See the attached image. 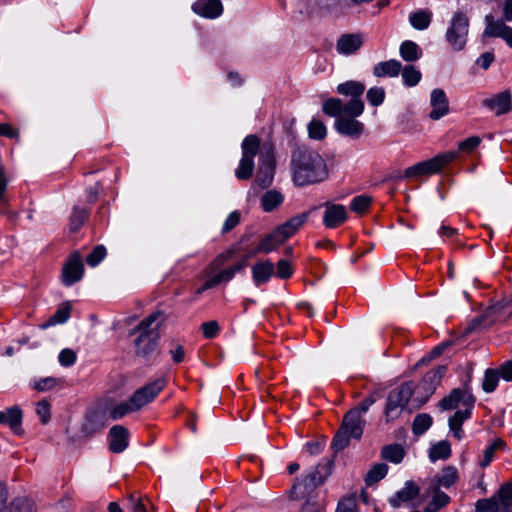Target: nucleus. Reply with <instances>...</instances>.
<instances>
[{"label": "nucleus", "mask_w": 512, "mask_h": 512, "mask_svg": "<svg viewBox=\"0 0 512 512\" xmlns=\"http://www.w3.org/2000/svg\"><path fill=\"white\" fill-rule=\"evenodd\" d=\"M420 487L413 481H407L402 489L388 499L393 508H399L402 504L409 503L418 497Z\"/></svg>", "instance_id": "22"}, {"label": "nucleus", "mask_w": 512, "mask_h": 512, "mask_svg": "<svg viewBox=\"0 0 512 512\" xmlns=\"http://www.w3.org/2000/svg\"><path fill=\"white\" fill-rule=\"evenodd\" d=\"M76 358V353L69 348L63 349L59 353L58 357L60 364L65 367L73 365L76 361Z\"/></svg>", "instance_id": "57"}, {"label": "nucleus", "mask_w": 512, "mask_h": 512, "mask_svg": "<svg viewBox=\"0 0 512 512\" xmlns=\"http://www.w3.org/2000/svg\"><path fill=\"white\" fill-rule=\"evenodd\" d=\"M290 171L298 187L314 185L328 178V169L322 156L305 145L295 144L291 151Z\"/></svg>", "instance_id": "2"}, {"label": "nucleus", "mask_w": 512, "mask_h": 512, "mask_svg": "<svg viewBox=\"0 0 512 512\" xmlns=\"http://www.w3.org/2000/svg\"><path fill=\"white\" fill-rule=\"evenodd\" d=\"M381 456L387 461L399 464L405 456V450L400 444H389L382 448Z\"/></svg>", "instance_id": "34"}, {"label": "nucleus", "mask_w": 512, "mask_h": 512, "mask_svg": "<svg viewBox=\"0 0 512 512\" xmlns=\"http://www.w3.org/2000/svg\"><path fill=\"white\" fill-rule=\"evenodd\" d=\"M51 406L46 400H41L36 405V413L42 424H47L50 420Z\"/></svg>", "instance_id": "52"}, {"label": "nucleus", "mask_w": 512, "mask_h": 512, "mask_svg": "<svg viewBox=\"0 0 512 512\" xmlns=\"http://www.w3.org/2000/svg\"><path fill=\"white\" fill-rule=\"evenodd\" d=\"M90 215V208L85 204H77L71 214V224H84Z\"/></svg>", "instance_id": "49"}, {"label": "nucleus", "mask_w": 512, "mask_h": 512, "mask_svg": "<svg viewBox=\"0 0 512 512\" xmlns=\"http://www.w3.org/2000/svg\"><path fill=\"white\" fill-rule=\"evenodd\" d=\"M293 274V269L291 264L284 259H281L277 262V271L276 275L281 279H287L291 277Z\"/></svg>", "instance_id": "55"}, {"label": "nucleus", "mask_w": 512, "mask_h": 512, "mask_svg": "<svg viewBox=\"0 0 512 512\" xmlns=\"http://www.w3.org/2000/svg\"><path fill=\"white\" fill-rule=\"evenodd\" d=\"M475 512H501L498 501L493 495L490 498L480 499L476 502Z\"/></svg>", "instance_id": "47"}, {"label": "nucleus", "mask_w": 512, "mask_h": 512, "mask_svg": "<svg viewBox=\"0 0 512 512\" xmlns=\"http://www.w3.org/2000/svg\"><path fill=\"white\" fill-rule=\"evenodd\" d=\"M499 372L496 369H487L485 371L483 381H482V388L486 393L493 392L499 382Z\"/></svg>", "instance_id": "45"}, {"label": "nucleus", "mask_w": 512, "mask_h": 512, "mask_svg": "<svg viewBox=\"0 0 512 512\" xmlns=\"http://www.w3.org/2000/svg\"><path fill=\"white\" fill-rule=\"evenodd\" d=\"M274 264L269 260L259 261L252 266V278L256 286L269 281L274 274Z\"/></svg>", "instance_id": "26"}, {"label": "nucleus", "mask_w": 512, "mask_h": 512, "mask_svg": "<svg viewBox=\"0 0 512 512\" xmlns=\"http://www.w3.org/2000/svg\"><path fill=\"white\" fill-rule=\"evenodd\" d=\"M363 45V36L359 33L342 34L336 43V51L340 55L356 53Z\"/></svg>", "instance_id": "21"}, {"label": "nucleus", "mask_w": 512, "mask_h": 512, "mask_svg": "<svg viewBox=\"0 0 512 512\" xmlns=\"http://www.w3.org/2000/svg\"><path fill=\"white\" fill-rule=\"evenodd\" d=\"M365 421L359 409H351L343 417L342 424L332 440V448L341 451L348 446L350 438L360 439L363 434Z\"/></svg>", "instance_id": "5"}, {"label": "nucleus", "mask_w": 512, "mask_h": 512, "mask_svg": "<svg viewBox=\"0 0 512 512\" xmlns=\"http://www.w3.org/2000/svg\"><path fill=\"white\" fill-rule=\"evenodd\" d=\"M356 118L348 115L338 117L334 124L336 131L344 136L359 138L363 133L364 124Z\"/></svg>", "instance_id": "17"}, {"label": "nucleus", "mask_w": 512, "mask_h": 512, "mask_svg": "<svg viewBox=\"0 0 512 512\" xmlns=\"http://www.w3.org/2000/svg\"><path fill=\"white\" fill-rule=\"evenodd\" d=\"M320 206H314L310 210L302 212L292 219L286 221L284 224H305L309 221H314L313 216L317 215L319 212Z\"/></svg>", "instance_id": "50"}, {"label": "nucleus", "mask_w": 512, "mask_h": 512, "mask_svg": "<svg viewBox=\"0 0 512 512\" xmlns=\"http://www.w3.org/2000/svg\"><path fill=\"white\" fill-rule=\"evenodd\" d=\"M496 497L501 512H512V483L507 482L500 486Z\"/></svg>", "instance_id": "32"}, {"label": "nucleus", "mask_w": 512, "mask_h": 512, "mask_svg": "<svg viewBox=\"0 0 512 512\" xmlns=\"http://www.w3.org/2000/svg\"><path fill=\"white\" fill-rule=\"evenodd\" d=\"M260 145V138L255 134L247 135L243 139L241 143V159L235 169V176L238 180H249L255 170L254 158L259 154L255 183L265 189L274 180L276 162L273 145L265 143L261 149Z\"/></svg>", "instance_id": "1"}, {"label": "nucleus", "mask_w": 512, "mask_h": 512, "mask_svg": "<svg viewBox=\"0 0 512 512\" xmlns=\"http://www.w3.org/2000/svg\"><path fill=\"white\" fill-rule=\"evenodd\" d=\"M219 324L217 321H208V322H204L202 325H201V331L203 333V336L207 339H212L214 338L218 332H219Z\"/></svg>", "instance_id": "53"}, {"label": "nucleus", "mask_w": 512, "mask_h": 512, "mask_svg": "<svg viewBox=\"0 0 512 512\" xmlns=\"http://www.w3.org/2000/svg\"><path fill=\"white\" fill-rule=\"evenodd\" d=\"M430 105L432 110L429 117L433 120H439L449 113V102L444 90L436 88L430 95Z\"/></svg>", "instance_id": "20"}, {"label": "nucleus", "mask_w": 512, "mask_h": 512, "mask_svg": "<svg viewBox=\"0 0 512 512\" xmlns=\"http://www.w3.org/2000/svg\"><path fill=\"white\" fill-rule=\"evenodd\" d=\"M400 72L403 84L406 87L416 86L422 78L420 70H418L416 67L412 65H406L403 69L401 68Z\"/></svg>", "instance_id": "39"}, {"label": "nucleus", "mask_w": 512, "mask_h": 512, "mask_svg": "<svg viewBox=\"0 0 512 512\" xmlns=\"http://www.w3.org/2000/svg\"><path fill=\"white\" fill-rule=\"evenodd\" d=\"M432 417L427 413L418 414L412 424V430L415 435H422L432 425Z\"/></svg>", "instance_id": "41"}, {"label": "nucleus", "mask_w": 512, "mask_h": 512, "mask_svg": "<svg viewBox=\"0 0 512 512\" xmlns=\"http://www.w3.org/2000/svg\"><path fill=\"white\" fill-rule=\"evenodd\" d=\"M58 383V380L54 377L42 378L35 382L34 389L39 392H44L53 389Z\"/></svg>", "instance_id": "56"}, {"label": "nucleus", "mask_w": 512, "mask_h": 512, "mask_svg": "<svg viewBox=\"0 0 512 512\" xmlns=\"http://www.w3.org/2000/svg\"><path fill=\"white\" fill-rule=\"evenodd\" d=\"M323 224H337L348 220L347 210L344 205L326 202Z\"/></svg>", "instance_id": "25"}, {"label": "nucleus", "mask_w": 512, "mask_h": 512, "mask_svg": "<svg viewBox=\"0 0 512 512\" xmlns=\"http://www.w3.org/2000/svg\"><path fill=\"white\" fill-rule=\"evenodd\" d=\"M481 142L478 136L468 137L458 144L459 151L470 153L476 149Z\"/></svg>", "instance_id": "54"}, {"label": "nucleus", "mask_w": 512, "mask_h": 512, "mask_svg": "<svg viewBox=\"0 0 512 512\" xmlns=\"http://www.w3.org/2000/svg\"><path fill=\"white\" fill-rule=\"evenodd\" d=\"M0 136L19 141V131L9 123H0Z\"/></svg>", "instance_id": "58"}, {"label": "nucleus", "mask_w": 512, "mask_h": 512, "mask_svg": "<svg viewBox=\"0 0 512 512\" xmlns=\"http://www.w3.org/2000/svg\"><path fill=\"white\" fill-rule=\"evenodd\" d=\"M433 13L428 9H418L409 14V23L416 30L427 29L432 21Z\"/></svg>", "instance_id": "29"}, {"label": "nucleus", "mask_w": 512, "mask_h": 512, "mask_svg": "<svg viewBox=\"0 0 512 512\" xmlns=\"http://www.w3.org/2000/svg\"><path fill=\"white\" fill-rule=\"evenodd\" d=\"M191 9L195 14L206 19H216L223 13L221 0H196Z\"/></svg>", "instance_id": "18"}, {"label": "nucleus", "mask_w": 512, "mask_h": 512, "mask_svg": "<svg viewBox=\"0 0 512 512\" xmlns=\"http://www.w3.org/2000/svg\"><path fill=\"white\" fill-rule=\"evenodd\" d=\"M71 312V305L66 302L63 303L56 312L46 321L40 325L41 329H47L48 327L54 326L56 324L65 323L69 317Z\"/></svg>", "instance_id": "33"}, {"label": "nucleus", "mask_w": 512, "mask_h": 512, "mask_svg": "<svg viewBox=\"0 0 512 512\" xmlns=\"http://www.w3.org/2000/svg\"><path fill=\"white\" fill-rule=\"evenodd\" d=\"M309 138L314 140H323L327 135V129L324 123L318 119H312L308 124Z\"/></svg>", "instance_id": "44"}, {"label": "nucleus", "mask_w": 512, "mask_h": 512, "mask_svg": "<svg viewBox=\"0 0 512 512\" xmlns=\"http://www.w3.org/2000/svg\"><path fill=\"white\" fill-rule=\"evenodd\" d=\"M388 472V466L385 463L375 464L366 474L365 483L371 486L382 480Z\"/></svg>", "instance_id": "40"}, {"label": "nucleus", "mask_w": 512, "mask_h": 512, "mask_svg": "<svg viewBox=\"0 0 512 512\" xmlns=\"http://www.w3.org/2000/svg\"><path fill=\"white\" fill-rule=\"evenodd\" d=\"M456 157L457 153L454 151L440 153L428 160L418 162L415 165L406 168L401 178L417 179L437 174Z\"/></svg>", "instance_id": "7"}, {"label": "nucleus", "mask_w": 512, "mask_h": 512, "mask_svg": "<svg viewBox=\"0 0 512 512\" xmlns=\"http://www.w3.org/2000/svg\"><path fill=\"white\" fill-rule=\"evenodd\" d=\"M284 198L277 190H268L261 197V206L265 212H271L277 208Z\"/></svg>", "instance_id": "35"}, {"label": "nucleus", "mask_w": 512, "mask_h": 512, "mask_svg": "<svg viewBox=\"0 0 512 512\" xmlns=\"http://www.w3.org/2000/svg\"><path fill=\"white\" fill-rule=\"evenodd\" d=\"M365 91V85L362 82L349 80L338 84L336 92L345 97H350L346 103V115L359 117L364 112V102L362 96Z\"/></svg>", "instance_id": "9"}, {"label": "nucleus", "mask_w": 512, "mask_h": 512, "mask_svg": "<svg viewBox=\"0 0 512 512\" xmlns=\"http://www.w3.org/2000/svg\"><path fill=\"white\" fill-rule=\"evenodd\" d=\"M247 258L248 257L246 256L244 259H242L238 263H236V264L222 270L221 272L215 274L214 276L210 277L205 282V288H213L222 282H228L229 280H231L234 277L236 272L241 271L242 269H244L247 266Z\"/></svg>", "instance_id": "24"}, {"label": "nucleus", "mask_w": 512, "mask_h": 512, "mask_svg": "<svg viewBox=\"0 0 512 512\" xmlns=\"http://www.w3.org/2000/svg\"><path fill=\"white\" fill-rule=\"evenodd\" d=\"M458 479V471L454 466H446L437 476L436 483L433 486L449 488Z\"/></svg>", "instance_id": "36"}, {"label": "nucleus", "mask_w": 512, "mask_h": 512, "mask_svg": "<svg viewBox=\"0 0 512 512\" xmlns=\"http://www.w3.org/2000/svg\"><path fill=\"white\" fill-rule=\"evenodd\" d=\"M475 404V397L468 390L454 389L452 392L444 397L439 406L443 410H451L461 405L460 409L454 413L449 419V427L457 439H461L463 435L462 424L465 420L470 418L472 409Z\"/></svg>", "instance_id": "4"}, {"label": "nucleus", "mask_w": 512, "mask_h": 512, "mask_svg": "<svg viewBox=\"0 0 512 512\" xmlns=\"http://www.w3.org/2000/svg\"><path fill=\"white\" fill-rule=\"evenodd\" d=\"M504 442L501 439H496L492 444L487 446L483 451L482 459L479 461V465L482 468L487 467L493 460L497 449L503 447Z\"/></svg>", "instance_id": "46"}, {"label": "nucleus", "mask_w": 512, "mask_h": 512, "mask_svg": "<svg viewBox=\"0 0 512 512\" xmlns=\"http://www.w3.org/2000/svg\"><path fill=\"white\" fill-rule=\"evenodd\" d=\"M336 512H357L356 500L352 497L339 502Z\"/></svg>", "instance_id": "59"}, {"label": "nucleus", "mask_w": 512, "mask_h": 512, "mask_svg": "<svg viewBox=\"0 0 512 512\" xmlns=\"http://www.w3.org/2000/svg\"><path fill=\"white\" fill-rule=\"evenodd\" d=\"M84 274L81 255L74 252L62 268L61 280L65 286H71L80 281Z\"/></svg>", "instance_id": "14"}, {"label": "nucleus", "mask_w": 512, "mask_h": 512, "mask_svg": "<svg viewBox=\"0 0 512 512\" xmlns=\"http://www.w3.org/2000/svg\"><path fill=\"white\" fill-rule=\"evenodd\" d=\"M446 373V366L440 365L425 374L420 384L417 386L416 391L424 392L423 399L420 401V405L427 402L429 397L435 392L437 386L440 384L441 379Z\"/></svg>", "instance_id": "15"}, {"label": "nucleus", "mask_w": 512, "mask_h": 512, "mask_svg": "<svg viewBox=\"0 0 512 512\" xmlns=\"http://www.w3.org/2000/svg\"><path fill=\"white\" fill-rule=\"evenodd\" d=\"M101 190V186L99 183H96L94 186H90L86 190V198L89 203H94L97 201L99 193Z\"/></svg>", "instance_id": "62"}, {"label": "nucleus", "mask_w": 512, "mask_h": 512, "mask_svg": "<svg viewBox=\"0 0 512 512\" xmlns=\"http://www.w3.org/2000/svg\"><path fill=\"white\" fill-rule=\"evenodd\" d=\"M372 198L368 195L355 196L350 202V210L357 214H364L370 207Z\"/></svg>", "instance_id": "43"}, {"label": "nucleus", "mask_w": 512, "mask_h": 512, "mask_svg": "<svg viewBox=\"0 0 512 512\" xmlns=\"http://www.w3.org/2000/svg\"><path fill=\"white\" fill-rule=\"evenodd\" d=\"M496 370L499 372V376L505 381H512V360L505 362Z\"/></svg>", "instance_id": "61"}, {"label": "nucleus", "mask_w": 512, "mask_h": 512, "mask_svg": "<svg viewBox=\"0 0 512 512\" xmlns=\"http://www.w3.org/2000/svg\"><path fill=\"white\" fill-rule=\"evenodd\" d=\"M402 68L401 63L398 60L391 59L388 61H382L377 63L373 67V75L375 77H396L400 73Z\"/></svg>", "instance_id": "28"}, {"label": "nucleus", "mask_w": 512, "mask_h": 512, "mask_svg": "<svg viewBox=\"0 0 512 512\" xmlns=\"http://www.w3.org/2000/svg\"><path fill=\"white\" fill-rule=\"evenodd\" d=\"M484 21L483 37L501 38L512 49V27L506 25L504 20H495L490 14L485 16Z\"/></svg>", "instance_id": "13"}, {"label": "nucleus", "mask_w": 512, "mask_h": 512, "mask_svg": "<svg viewBox=\"0 0 512 512\" xmlns=\"http://www.w3.org/2000/svg\"><path fill=\"white\" fill-rule=\"evenodd\" d=\"M333 462L327 460L325 463H319L315 469L307 474L301 481H296L293 485V490L297 491L303 486L301 494L310 492L317 486L321 485L326 478L331 474Z\"/></svg>", "instance_id": "11"}, {"label": "nucleus", "mask_w": 512, "mask_h": 512, "mask_svg": "<svg viewBox=\"0 0 512 512\" xmlns=\"http://www.w3.org/2000/svg\"><path fill=\"white\" fill-rule=\"evenodd\" d=\"M401 58L406 62H415L422 57V49L417 43L411 40H405L399 48Z\"/></svg>", "instance_id": "31"}, {"label": "nucleus", "mask_w": 512, "mask_h": 512, "mask_svg": "<svg viewBox=\"0 0 512 512\" xmlns=\"http://www.w3.org/2000/svg\"><path fill=\"white\" fill-rule=\"evenodd\" d=\"M106 256V248L103 245L94 247L92 252L87 256L86 262L89 266H97Z\"/></svg>", "instance_id": "51"}, {"label": "nucleus", "mask_w": 512, "mask_h": 512, "mask_svg": "<svg viewBox=\"0 0 512 512\" xmlns=\"http://www.w3.org/2000/svg\"><path fill=\"white\" fill-rule=\"evenodd\" d=\"M431 492L433 494L432 499L423 512H438L450 502V497L441 491L438 486H432Z\"/></svg>", "instance_id": "30"}, {"label": "nucleus", "mask_w": 512, "mask_h": 512, "mask_svg": "<svg viewBox=\"0 0 512 512\" xmlns=\"http://www.w3.org/2000/svg\"><path fill=\"white\" fill-rule=\"evenodd\" d=\"M297 232V226H277L270 234L266 235L258 246L247 257H253L258 253L268 254L285 242Z\"/></svg>", "instance_id": "10"}, {"label": "nucleus", "mask_w": 512, "mask_h": 512, "mask_svg": "<svg viewBox=\"0 0 512 512\" xmlns=\"http://www.w3.org/2000/svg\"><path fill=\"white\" fill-rule=\"evenodd\" d=\"M482 105L492 111L496 116L507 114L512 109V96L509 90H504L485 98Z\"/></svg>", "instance_id": "16"}, {"label": "nucleus", "mask_w": 512, "mask_h": 512, "mask_svg": "<svg viewBox=\"0 0 512 512\" xmlns=\"http://www.w3.org/2000/svg\"><path fill=\"white\" fill-rule=\"evenodd\" d=\"M170 354L175 363H181L184 360L185 350L180 344H176L173 349L170 350Z\"/></svg>", "instance_id": "63"}, {"label": "nucleus", "mask_w": 512, "mask_h": 512, "mask_svg": "<svg viewBox=\"0 0 512 512\" xmlns=\"http://www.w3.org/2000/svg\"><path fill=\"white\" fill-rule=\"evenodd\" d=\"M470 19L466 12L455 11L448 23L445 40L455 52L464 50L468 42Z\"/></svg>", "instance_id": "6"}, {"label": "nucleus", "mask_w": 512, "mask_h": 512, "mask_svg": "<svg viewBox=\"0 0 512 512\" xmlns=\"http://www.w3.org/2000/svg\"><path fill=\"white\" fill-rule=\"evenodd\" d=\"M133 407L134 405L131 403L130 399L128 401L121 402L109 410V417L112 420H119L129 413L137 411V409Z\"/></svg>", "instance_id": "42"}, {"label": "nucleus", "mask_w": 512, "mask_h": 512, "mask_svg": "<svg viewBox=\"0 0 512 512\" xmlns=\"http://www.w3.org/2000/svg\"><path fill=\"white\" fill-rule=\"evenodd\" d=\"M323 112L331 117H341V114L346 115V104L339 98H329L323 102Z\"/></svg>", "instance_id": "37"}, {"label": "nucleus", "mask_w": 512, "mask_h": 512, "mask_svg": "<svg viewBox=\"0 0 512 512\" xmlns=\"http://www.w3.org/2000/svg\"><path fill=\"white\" fill-rule=\"evenodd\" d=\"M7 497V489L0 482V512H32L30 502L26 498H15L9 505H6Z\"/></svg>", "instance_id": "23"}, {"label": "nucleus", "mask_w": 512, "mask_h": 512, "mask_svg": "<svg viewBox=\"0 0 512 512\" xmlns=\"http://www.w3.org/2000/svg\"><path fill=\"white\" fill-rule=\"evenodd\" d=\"M385 97L386 93L384 88L379 86L371 87L366 93L368 103L374 107L380 106L384 102Z\"/></svg>", "instance_id": "48"}, {"label": "nucleus", "mask_w": 512, "mask_h": 512, "mask_svg": "<svg viewBox=\"0 0 512 512\" xmlns=\"http://www.w3.org/2000/svg\"><path fill=\"white\" fill-rule=\"evenodd\" d=\"M22 411L19 407L13 406L5 411H0V424H8L16 434H21Z\"/></svg>", "instance_id": "27"}, {"label": "nucleus", "mask_w": 512, "mask_h": 512, "mask_svg": "<svg viewBox=\"0 0 512 512\" xmlns=\"http://www.w3.org/2000/svg\"><path fill=\"white\" fill-rule=\"evenodd\" d=\"M166 378L160 377L144 387L137 389L133 395L130 397L131 403H133L134 407L137 410L144 407L146 404L150 403L154 400V398L159 394L160 391L166 385Z\"/></svg>", "instance_id": "12"}, {"label": "nucleus", "mask_w": 512, "mask_h": 512, "mask_svg": "<svg viewBox=\"0 0 512 512\" xmlns=\"http://www.w3.org/2000/svg\"><path fill=\"white\" fill-rule=\"evenodd\" d=\"M130 433L122 425H114L108 433L109 449L113 453L123 452L129 445Z\"/></svg>", "instance_id": "19"}, {"label": "nucleus", "mask_w": 512, "mask_h": 512, "mask_svg": "<svg viewBox=\"0 0 512 512\" xmlns=\"http://www.w3.org/2000/svg\"><path fill=\"white\" fill-rule=\"evenodd\" d=\"M495 60V55L493 52L489 51V52H485L483 54H481L477 60H476V64L481 67L483 70H487L491 64L494 62Z\"/></svg>", "instance_id": "60"}, {"label": "nucleus", "mask_w": 512, "mask_h": 512, "mask_svg": "<svg viewBox=\"0 0 512 512\" xmlns=\"http://www.w3.org/2000/svg\"><path fill=\"white\" fill-rule=\"evenodd\" d=\"M451 455V446L448 441L442 440L434 444L429 450V459L431 462L437 460H446Z\"/></svg>", "instance_id": "38"}, {"label": "nucleus", "mask_w": 512, "mask_h": 512, "mask_svg": "<svg viewBox=\"0 0 512 512\" xmlns=\"http://www.w3.org/2000/svg\"><path fill=\"white\" fill-rule=\"evenodd\" d=\"M165 319L164 313L157 311L143 319L134 329L139 332L135 339L136 356L147 360L155 352L160 338L159 330Z\"/></svg>", "instance_id": "3"}, {"label": "nucleus", "mask_w": 512, "mask_h": 512, "mask_svg": "<svg viewBox=\"0 0 512 512\" xmlns=\"http://www.w3.org/2000/svg\"><path fill=\"white\" fill-rule=\"evenodd\" d=\"M414 392L412 383L406 382L389 392L386 405L384 408V416L386 422L397 419L405 406L408 404Z\"/></svg>", "instance_id": "8"}, {"label": "nucleus", "mask_w": 512, "mask_h": 512, "mask_svg": "<svg viewBox=\"0 0 512 512\" xmlns=\"http://www.w3.org/2000/svg\"><path fill=\"white\" fill-rule=\"evenodd\" d=\"M505 22H512V0H505L502 9V18Z\"/></svg>", "instance_id": "64"}]
</instances>
